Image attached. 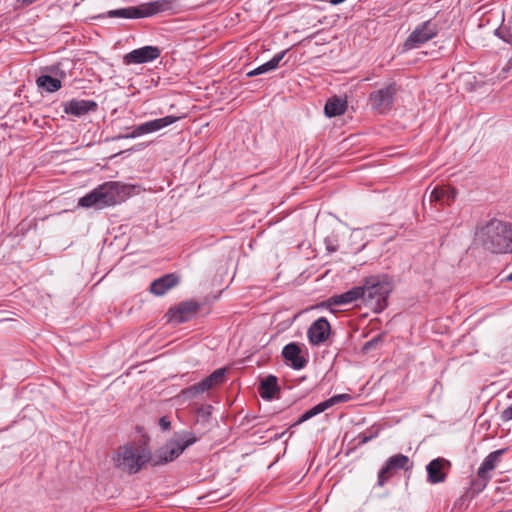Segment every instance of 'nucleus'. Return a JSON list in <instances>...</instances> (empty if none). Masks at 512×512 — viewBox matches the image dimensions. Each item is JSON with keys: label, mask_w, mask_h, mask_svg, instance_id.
<instances>
[{"label": "nucleus", "mask_w": 512, "mask_h": 512, "mask_svg": "<svg viewBox=\"0 0 512 512\" xmlns=\"http://www.w3.org/2000/svg\"><path fill=\"white\" fill-rule=\"evenodd\" d=\"M482 246L495 254L512 253V224L490 220L479 232Z\"/></svg>", "instance_id": "nucleus-1"}, {"label": "nucleus", "mask_w": 512, "mask_h": 512, "mask_svg": "<svg viewBox=\"0 0 512 512\" xmlns=\"http://www.w3.org/2000/svg\"><path fill=\"white\" fill-rule=\"evenodd\" d=\"M129 187L119 182L110 181L99 185L78 200V206L102 209L119 204L129 195Z\"/></svg>", "instance_id": "nucleus-2"}, {"label": "nucleus", "mask_w": 512, "mask_h": 512, "mask_svg": "<svg viewBox=\"0 0 512 512\" xmlns=\"http://www.w3.org/2000/svg\"><path fill=\"white\" fill-rule=\"evenodd\" d=\"M362 302L373 312L381 313L388 305V297L393 290L392 282L387 275H372L364 279Z\"/></svg>", "instance_id": "nucleus-3"}, {"label": "nucleus", "mask_w": 512, "mask_h": 512, "mask_svg": "<svg viewBox=\"0 0 512 512\" xmlns=\"http://www.w3.org/2000/svg\"><path fill=\"white\" fill-rule=\"evenodd\" d=\"M198 441V437L191 431L175 432L173 437L169 439L155 455V464H165L177 459L188 447Z\"/></svg>", "instance_id": "nucleus-4"}, {"label": "nucleus", "mask_w": 512, "mask_h": 512, "mask_svg": "<svg viewBox=\"0 0 512 512\" xmlns=\"http://www.w3.org/2000/svg\"><path fill=\"white\" fill-rule=\"evenodd\" d=\"M150 460V450L141 445L119 447L115 459L117 467L130 474L137 473Z\"/></svg>", "instance_id": "nucleus-5"}, {"label": "nucleus", "mask_w": 512, "mask_h": 512, "mask_svg": "<svg viewBox=\"0 0 512 512\" xmlns=\"http://www.w3.org/2000/svg\"><path fill=\"white\" fill-rule=\"evenodd\" d=\"M169 3L166 0H157L153 2L143 3L138 6H129L95 16L96 19L109 18H125V19H142L148 18L168 9Z\"/></svg>", "instance_id": "nucleus-6"}, {"label": "nucleus", "mask_w": 512, "mask_h": 512, "mask_svg": "<svg viewBox=\"0 0 512 512\" xmlns=\"http://www.w3.org/2000/svg\"><path fill=\"white\" fill-rule=\"evenodd\" d=\"M440 31V25L434 19L418 24L404 41L405 50H413L434 39Z\"/></svg>", "instance_id": "nucleus-7"}, {"label": "nucleus", "mask_w": 512, "mask_h": 512, "mask_svg": "<svg viewBox=\"0 0 512 512\" xmlns=\"http://www.w3.org/2000/svg\"><path fill=\"white\" fill-rule=\"evenodd\" d=\"M413 468V463L409 457L398 453L389 457L377 475L375 487H383L399 470L409 471Z\"/></svg>", "instance_id": "nucleus-8"}, {"label": "nucleus", "mask_w": 512, "mask_h": 512, "mask_svg": "<svg viewBox=\"0 0 512 512\" xmlns=\"http://www.w3.org/2000/svg\"><path fill=\"white\" fill-rule=\"evenodd\" d=\"M180 119L178 116L167 115L162 118H156L153 120L146 121L139 125H136L132 128L130 133L117 135L114 139H129V138H137L146 134L154 133L159 131L165 127H168Z\"/></svg>", "instance_id": "nucleus-9"}, {"label": "nucleus", "mask_w": 512, "mask_h": 512, "mask_svg": "<svg viewBox=\"0 0 512 512\" xmlns=\"http://www.w3.org/2000/svg\"><path fill=\"white\" fill-rule=\"evenodd\" d=\"M397 92L396 84L391 83L369 94L371 108L379 114H385L391 110Z\"/></svg>", "instance_id": "nucleus-10"}, {"label": "nucleus", "mask_w": 512, "mask_h": 512, "mask_svg": "<svg viewBox=\"0 0 512 512\" xmlns=\"http://www.w3.org/2000/svg\"><path fill=\"white\" fill-rule=\"evenodd\" d=\"M508 451L507 448H502L489 453L482 464L480 465L477 476L478 480L473 483L477 486L478 491L482 490L491 479L489 472L494 470L501 461V457Z\"/></svg>", "instance_id": "nucleus-11"}, {"label": "nucleus", "mask_w": 512, "mask_h": 512, "mask_svg": "<svg viewBox=\"0 0 512 512\" xmlns=\"http://www.w3.org/2000/svg\"><path fill=\"white\" fill-rule=\"evenodd\" d=\"M200 309V304L193 300L183 301L177 306L168 310L166 317L168 322L173 324H181L191 320Z\"/></svg>", "instance_id": "nucleus-12"}, {"label": "nucleus", "mask_w": 512, "mask_h": 512, "mask_svg": "<svg viewBox=\"0 0 512 512\" xmlns=\"http://www.w3.org/2000/svg\"><path fill=\"white\" fill-rule=\"evenodd\" d=\"M161 50L157 46H143L130 51L123 56V63L127 66L133 64H144L159 58Z\"/></svg>", "instance_id": "nucleus-13"}, {"label": "nucleus", "mask_w": 512, "mask_h": 512, "mask_svg": "<svg viewBox=\"0 0 512 512\" xmlns=\"http://www.w3.org/2000/svg\"><path fill=\"white\" fill-rule=\"evenodd\" d=\"M331 333V326L327 318L320 317L309 326L307 337L312 346L324 344Z\"/></svg>", "instance_id": "nucleus-14"}, {"label": "nucleus", "mask_w": 512, "mask_h": 512, "mask_svg": "<svg viewBox=\"0 0 512 512\" xmlns=\"http://www.w3.org/2000/svg\"><path fill=\"white\" fill-rule=\"evenodd\" d=\"M450 468L451 462L445 458L438 457L431 460L426 466L427 481L431 484L444 482Z\"/></svg>", "instance_id": "nucleus-15"}, {"label": "nucleus", "mask_w": 512, "mask_h": 512, "mask_svg": "<svg viewBox=\"0 0 512 512\" xmlns=\"http://www.w3.org/2000/svg\"><path fill=\"white\" fill-rule=\"evenodd\" d=\"M302 346L298 342H290L282 349V357L295 370H301L308 364V359L302 355Z\"/></svg>", "instance_id": "nucleus-16"}, {"label": "nucleus", "mask_w": 512, "mask_h": 512, "mask_svg": "<svg viewBox=\"0 0 512 512\" xmlns=\"http://www.w3.org/2000/svg\"><path fill=\"white\" fill-rule=\"evenodd\" d=\"M64 113L75 117H81L98 109V104L94 100L71 99L62 103Z\"/></svg>", "instance_id": "nucleus-17"}, {"label": "nucleus", "mask_w": 512, "mask_h": 512, "mask_svg": "<svg viewBox=\"0 0 512 512\" xmlns=\"http://www.w3.org/2000/svg\"><path fill=\"white\" fill-rule=\"evenodd\" d=\"M363 294V288H361V286H355L346 292L331 296L328 298L327 304L329 306H346L358 300H362Z\"/></svg>", "instance_id": "nucleus-18"}, {"label": "nucleus", "mask_w": 512, "mask_h": 512, "mask_svg": "<svg viewBox=\"0 0 512 512\" xmlns=\"http://www.w3.org/2000/svg\"><path fill=\"white\" fill-rule=\"evenodd\" d=\"M179 280V276L174 273L165 274L151 282L150 292L156 296H162L168 290L177 286Z\"/></svg>", "instance_id": "nucleus-19"}, {"label": "nucleus", "mask_w": 512, "mask_h": 512, "mask_svg": "<svg viewBox=\"0 0 512 512\" xmlns=\"http://www.w3.org/2000/svg\"><path fill=\"white\" fill-rule=\"evenodd\" d=\"M457 197V191L450 186H437L430 193V201L440 205H451Z\"/></svg>", "instance_id": "nucleus-20"}, {"label": "nucleus", "mask_w": 512, "mask_h": 512, "mask_svg": "<svg viewBox=\"0 0 512 512\" xmlns=\"http://www.w3.org/2000/svg\"><path fill=\"white\" fill-rule=\"evenodd\" d=\"M279 391L278 379L274 375H268L262 379L258 387V393L264 400L274 399Z\"/></svg>", "instance_id": "nucleus-21"}, {"label": "nucleus", "mask_w": 512, "mask_h": 512, "mask_svg": "<svg viewBox=\"0 0 512 512\" xmlns=\"http://www.w3.org/2000/svg\"><path fill=\"white\" fill-rule=\"evenodd\" d=\"M347 109V100L338 96L329 98L324 106V113L327 117L332 118L345 113Z\"/></svg>", "instance_id": "nucleus-22"}, {"label": "nucleus", "mask_w": 512, "mask_h": 512, "mask_svg": "<svg viewBox=\"0 0 512 512\" xmlns=\"http://www.w3.org/2000/svg\"><path fill=\"white\" fill-rule=\"evenodd\" d=\"M36 84L41 91L48 93L56 92L62 87V82L60 79L52 77L48 74H42L38 76L36 79Z\"/></svg>", "instance_id": "nucleus-23"}, {"label": "nucleus", "mask_w": 512, "mask_h": 512, "mask_svg": "<svg viewBox=\"0 0 512 512\" xmlns=\"http://www.w3.org/2000/svg\"><path fill=\"white\" fill-rule=\"evenodd\" d=\"M227 369L219 368L213 371L209 376L200 381L202 387L205 391L222 384L225 381Z\"/></svg>", "instance_id": "nucleus-24"}, {"label": "nucleus", "mask_w": 512, "mask_h": 512, "mask_svg": "<svg viewBox=\"0 0 512 512\" xmlns=\"http://www.w3.org/2000/svg\"><path fill=\"white\" fill-rule=\"evenodd\" d=\"M286 53H287V50H283V51L275 54L269 61H267L266 63L257 67V73H259V75H261V74L270 72V71L278 68L280 62L282 61V59L284 58Z\"/></svg>", "instance_id": "nucleus-25"}, {"label": "nucleus", "mask_w": 512, "mask_h": 512, "mask_svg": "<svg viewBox=\"0 0 512 512\" xmlns=\"http://www.w3.org/2000/svg\"><path fill=\"white\" fill-rule=\"evenodd\" d=\"M202 385L200 382L190 386V387H187L185 389H183L181 391V396L186 399V400H189V399H193L195 398L197 395L199 394H202L205 392V389L204 388H201Z\"/></svg>", "instance_id": "nucleus-26"}, {"label": "nucleus", "mask_w": 512, "mask_h": 512, "mask_svg": "<svg viewBox=\"0 0 512 512\" xmlns=\"http://www.w3.org/2000/svg\"><path fill=\"white\" fill-rule=\"evenodd\" d=\"M494 34L503 42L512 46V33L510 31V28L502 25L494 31Z\"/></svg>", "instance_id": "nucleus-27"}, {"label": "nucleus", "mask_w": 512, "mask_h": 512, "mask_svg": "<svg viewBox=\"0 0 512 512\" xmlns=\"http://www.w3.org/2000/svg\"><path fill=\"white\" fill-rule=\"evenodd\" d=\"M377 436H378V430L377 429L373 430L371 428L366 432L358 434L356 439L358 440V445L361 446V445L368 443L369 441H371L373 438H375Z\"/></svg>", "instance_id": "nucleus-28"}, {"label": "nucleus", "mask_w": 512, "mask_h": 512, "mask_svg": "<svg viewBox=\"0 0 512 512\" xmlns=\"http://www.w3.org/2000/svg\"><path fill=\"white\" fill-rule=\"evenodd\" d=\"M351 398L352 397L350 394L343 393V394L334 395L325 401H326V404L328 405V408H330L336 404L348 402L351 400Z\"/></svg>", "instance_id": "nucleus-29"}, {"label": "nucleus", "mask_w": 512, "mask_h": 512, "mask_svg": "<svg viewBox=\"0 0 512 512\" xmlns=\"http://www.w3.org/2000/svg\"><path fill=\"white\" fill-rule=\"evenodd\" d=\"M324 244H325L326 250L329 253H334L339 248L338 239L335 235H329V236L325 237Z\"/></svg>", "instance_id": "nucleus-30"}, {"label": "nucleus", "mask_w": 512, "mask_h": 512, "mask_svg": "<svg viewBox=\"0 0 512 512\" xmlns=\"http://www.w3.org/2000/svg\"><path fill=\"white\" fill-rule=\"evenodd\" d=\"M382 340H383L382 335H377V336L373 337L371 340L364 343L362 350L364 352H368L372 349H375L382 342Z\"/></svg>", "instance_id": "nucleus-31"}, {"label": "nucleus", "mask_w": 512, "mask_h": 512, "mask_svg": "<svg viewBox=\"0 0 512 512\" xmlns=\"http://www.w3.org/2000/svg\"><path fill=\"white\" fill-rule=\"evenodd\" d=\"M327 409H329L328 405L326 404V401H323V402L315 405L314 407L310 408L309 410H307V412L310 415V417L313 418L314 416L324 412Z\"/></svg>", "instance_id": "nucleus-32"}, {"label": "nucleus", "mask_w": 512, "mask_h": 512, "mask_svg": "<svg viewBox=\"0 0 512 512\" xmlns=\"http://www.w3.org/2000/svg\"><path fill=\"white\" fill-rule=\"evenodd\" d=\"M211 410V405H202L197 409V415L203 419H207L211 415Z\"/></svg>", "instance_id": "nucleus-33"}, {"label": "nucleus", "mask_w": 512, "mask_h": 512, "mask_svg": "<svg viewBox=\"0 0 512 512\" xmlns=\"http://www.w3.org/2000/svg\"><path fill=\"white\" fill-rule=\"evenodd\" d=\"M500 418L503 422L512 420V404L506 407L500 414Z\"/></svg>", "instance_id": "nucleus-34"}, {"label": "nucleus", "mask_w": 512, "mask_h": 512, "mask_svg": "<svg viewBox=\"0 0 512 512\" xmlns=\"http://www.w3.org/2000/svg\"><path fill=\"white\" fill-rule=\"evenodd\" d=\"M158 424L163 431H168L171 428V422L167 416H162Z\"/></svg>", "instance_id": "nucleus-35"}, {"label": "nucleus", "mask_w": 512, "mask_h": 512, "mask_svg": "<svg viewBox=\"0 0 512 512\" xmlns=\"http://www.w3.org/2000/svg\"><path fill=\"white\" fill-rule=\"evenodd\" d=\"M309 419H311V417L308 414V412L306 411L297 419V421L293 424V426L300 425Z\"/></svg>", "instance_id": "nucleus-36"}, {"label": "nucleus", "mask_w": 512, "mask_h": 512, "mask_svg": "<svg viewBox=\"0 0 512 512\" xmlns=\"http://www.w3.org/2000/svg\"><path fill=\"white\" fill-rule=\"evenodd\" d=\"M258 75H259V73H257V68L247 72V74H246V76L249 77V78L250 77H255V76H258Z\"/></svg>", "instance_id": "nucleus-37"}, {"label": "nucleus", "mask_w": 512, "mask_h": 512, "mask_svg": "<svg viewBox=\"0 0 512 512\" xmlns=\"http://www.w3.org/2000/svg\"><path fill=\"white\" fill-rule=\"evenodd\" d=\"M47 71L51 72V73H54L57 75V71L59 70L58 67H55V66H51V67H46L45 68Z\"/></svg>", "instance_id": "nucleus-38"}, {"label": "nucleus", "mask_w": 512, "mask_h": 512, "mask_svg": "<svg viewBox=\"0 0 512 512\" xmlns=\"http://www.w3.org/2000/svg\"><path fill=\"white\" fill-rule=\"evenodd\" d=\"M345 0H329L332 5H338L343 3Z\"/></svg>", "instance_id": "nucleus-39"}, {"label": "nucleus", "mask_w": 512, "mask_h": 512, "mask_svg": "<svg viewBox=\"0 0 512 512\" xmlns=\"http://www.w3.org/2000/svg\"><path fill=\"white\" fill-rule=\"evenodd\" d=\"M505 280L508 282H512V272L506 276Z\"/></svg>", "instance_id": "nucleus-40"}, {"label": "nucleus", "mask_w": 512, "mask_h": 512, "mask_svg": "<svg viewBox=\"0 0 512 512\" xmlns=\"http://www.w3.org/2000/svg\"><path fill=\"white\" fill-rule=\"evenodd\" d=\"M508 66H509V68H512V56L508 60Z\"/></svg>", "instance_id": "nucleus-41"}, {"label": "nucleus", "mask_w": 512, "mask_h": 512, "mask_svg": "<svg viewBox=\"0 0 512 512\" xmlns=\"http://www.w3.org/2000/svg\"><path fill=\"white\" fill-rule=\"evenodd\" d=\"M284 434H285V432H281V434H280V435L276 436V439L281 438Z\"/></svg>", "instance_id": "nucleus-42"}]
</instances>
